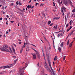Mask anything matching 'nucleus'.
<instances>
[{"label": "nucleus", "mask_w": 75, "mask_h": 75, "mask_svg": "<svg viewBox=\"0 0 75 75\" xmlns=\"http://www.w3.org/2000/svg\"><path fill=\"white\" fill-rule=\"evenodd\" d=\"M53 24H53V23H51V24L50 25V26H52V25H53Z\"/></svg>", "instance_id": "45"}, {"label": "nucleus", "mask_w": 75, "mask_h": 75, "mask_svg": "<svg viewBox=\"0 0 75 75\" xmlns=\"http://www.w3.org/2000/svg\"><path fill=\"white\" fill-rule=\"evenodd\" d=\"M8 21H7L6 22V25H8Z\"/></svg>", "instance_id": "42"}, {"label": "nucleus", "mask_w": 75, "mask_h": 75, "mask_svg": "<svg viewBox=\"0 0 75 75\" xmlns=\"http://www.w3.org/2000/svg\"><path fill=\"white\" fill-rule=\"evenodd\" d=\"M64 32H61L60 35V37H62L63 36V35H64Z\"/></svg>", "instance_id": "11"}, {"label": "nucleus", "mask_w": 75, "mask_h": 75, "mask_svg": "<svg viewBox=\"0 0 75 75\" xmlns=\"http://www.w3.org/2000/svg\"><path fill=\"white\" fill-rule=\"evenodd\" d=\"M59 32H60V31L55 32V34H56V33L58 34V33H59Z\"/></svg>", "instance_id": "43"}, {"label": "nucleus", "mask_w": 75, "mask_h": 75, "mask_svg": "<svg viewBox=\"0 0 75 75\" xmlns=\"http://www.w3.org/2000/svg\"><path fill=\"white\" fill-rule=\"evenodd\" d=\"M61 50V47H59V48H58L59 51V52H60Z\"/></svg>", "instance_id": "21"}, {"label": "nucleus", "mask_w": 75, "mask_h": 75, "mask_svg": "<svg viewBox=\"0 0 75 75\" xmlns=\"http://www.w3.org/2000/svg\"><path fill=\"white\" fill-rule=\"evenodd\" d=\"M44 38L45 40H47V39H46V38L45 37H44Z\"/></svg>", "instance_id": "52"}, {"label": "nucleus", "mask_w": 75, "mask_h": 75, "mask_svg": "<svg viewBox=\"0 0 75 75\" xmlns=\"http://www.w3.org/2000/svg\"><path fill=\"white\" fill-rule=\"evenodd\" d=\"M53 47H55V46L54 45V40L53 39Z\"/></svg>", "instance_id": "22"}, {"label": "nucleus", "mask_w": 75, "mask_h": 75, "mask_svg": "<svg viewBox=\"0 0 75 75\" xmlns=\"http://www.w3.org/2000/svg\"><path fill=\"white\" fill-rule=\"evenodd\" d=\"M69 26V24L68 23L66 25V27L67 28V27H68Z\"/></svg>", "instance_id": "33"}, {"label": "nucleus", "mask_w": 75, "mask_h": 75, "mask_svg": "<svg viewBox=\"0 0 75 75\" xmlns=\"http://www.w3.org/2000/svg\"><path fill=\"white\" fill-rule=\"evenodd\" d=\"M57 56H55L54 58V61H55L57 59Z\"/></svg>", "instance_id": "27"}, {"label": "nucleus", "mask_w": 75, "mask_h": 75, "mask_svg": "<svg viewBox=\"0 0 75 75\" xmlns=\"http://www.w3.org/2000/svg\"><path fill=\"white\" fill-rule=\"evenodd\" d=\"M43 16H44L45 17H46V16H45V14H43Z\"/></svg>", "instance_id": "59"}, {"label": "nucleus", "mask_w": 75, "mask_h": 75, "mask_svg": "<svg viewBox=\"0 0 75 75\" xmlns=\"http://www.w3.org/2000/svg\"><path fill=\"white\" fill-rule=\"evenodd\" d=\"M13 46H14V47H17V46L16 45H15V44H14V43L13 44Z\"/></svg>", "instance_id": "32"}, {"label": "nucleus", "mask_w": 75, "mask_h": 75, "mask_svg": "<svg viewBox=\"0 0 75 75\" xmlns=\"http://www.w3.org/2000/svg\"><path fill=\"white\" fill-rule=\"evenodd\" d=\"M61 12H62V13L63 14V16H64V11H63V10H62L61 11Z\"/></svg>", "instance_id": "31"}, {"label": "nucleus", "mask_w": 75, "mask_h": 75, "mask_svg": "<svg viewBox=\"0 0 75 75\" xmlns=\"http://www.w3.org/2000/svg\"><path fill=\"white\" fill-rule=\"evenodd\" d=\"M2 13L3 14H5V12H4L3 11Z\"/></svg>", "instance_id": "47"}, {"label": "nucleus", "mask_w": 75, "mask_h": 75, "mask_svg": "<svg viewBox=\"0 0 75 75\" xmlns=\"http://www.w3.org/2000/svg\"><path fill=\"white\" fill-rule=\"evenodd\" d=\"M14 21H11V23H14Z\"/></svg>", "instance_id": "50"}, {"label": "nucleus", "mask_w": 75, "mask_h": 75, "mask_svg": "<svg viewBox=\"0 0 75 75\" xmlns=\"http://www.w3.org/2000/svg\"><path fill=\"white\" fill-rule=\"evenodd\" d=\"M12 50L13 51L14 53H16V52H15V50L14 49V47L12 48Z\"/></svg>", "instance_id": "20"}, {"label": "nucleus", "mask_w": 75, "mask_h": 75, "mask_svg": "<svg viewBox=\"0 0 75 75\" xmlns=\"http://www.w3.org/2000/svg\"><path fill=\"white\" fill-rule=\"evenodd\" d=\"M0 49L2 51H6V48L5 47H3L0 48Z\"/></svg>", "instance_id": "5"}, {"label": "nucleus", "mask_w": 75, "mask_h": 75, "mask_svg": "<svg viewBox=\"0 0 75 75\" xmlns=\"http://www.w3.org/2000/svg\"><path fill=\"white\" fill-rule=\"evenodd\" d=\"M60 17H55L53 19V20H59L60 18Z\"/></svg>", "instance_id": "9"}, {"label": "nucleus", "mask_w": 75, "mask_h": 75, "mask_svg": "<svg viewBox=\"0 0 75 75\" xmlns=\"http://www.w3.org/2000/svg\"><path fill=\"white\" fill-rule=\"evenodd\" d=\"M48 47H45V50L46 51V52H47V51H48V50H49V49H48Z\"/></svg>", "instance_id": "15"}, {"label": "nucleus", "mask_w": 75, "mask_h": 75, "mask_svg": "<svg viewBox=\"0 0 75 75\" xmlns=\"http://www.w3.org/2000/svg\"><path fill=\"white\" fill-rule=\"evenodd\" d=\"M31 45H33V46H34V47H36V46L35 45H33V44H30Z\"/></svg>", "instance_id": "44"}, {"label": "nucleus", "mask_w": 75, "mask_h": 75, "mask_svg": "<svg viewBox=\"0 0 75 75\" xmlns=\"http://www.w3.org/2000/svg\"><path fill=\"white\" fill-rule=\"evenodd\" d=\"M37 67H39V63H38V64H37Z\"/></svg>", "instance_id": "35"}, {"label": "nucleus", "mask_w": 75, "mask_h": 75, "mask_svg": "<svg viewBox=\"0 0 75 75\" xmlns=\"http://www.w3.org/2000/svg\"><path fill=\"white\" fill-rule=\"evenodd\" d=\"M64 4H65L66 6H67V4H68V1H65L64 2Z\"/></svg>", "instance_id": "23"}, {"label": "nucleus", "mask_w": 75, "mask_h": 75, "mask_svg": "<svg viewBox=\"0 0 75 75\" xmlns=\"http://www.w3.org/2000/svg\"><path fill=\"white\" fill-rule=\"evenodd\" d=\"M37 5H38V3H36V4H35V6H37Z\"/></svg>", "instance_id": "54"}, {"label": "nucleus", "mask_w": 75, "mask_h": 75, "mask_svg": "<svg viewBox=\"0 0 75 75\" xmlns=\"http://www.w3.org/2000/svg\"><path fill=\"white\" fill-rule=\"evenodd\" d=\"M1 69L3 68V67H0V69H1Z\"/></svg>", "instance_id": "58"}, {"label": "nucleus", "mask_w": 75, "mask_h": 75, "mask_svg": "<svg viewBox=\"0 0 75 75\" xmlns=\"http://www.w3.org/2000/svg\"><path fill=\"white\" fill-rule=\"evenodd\" d=\"M33 50H34V51H35L36 53L37 56L38 58H39V59H40V58H41V56H40V55L39 54V52H38V51H37V50L34 49H33Z\"/></svg>", "instance_id": "3"}, {"label": "nucleus", "mask_w": 75, "mask_h": 75, "mask_svg": "<svg viewBox=\"0 0 75 75\" xmlns=\"http://www.w3.org/2000/svg\"><path fill=\"white\" fill-rule=\"evenodd\" d=\"M51 21H48V25H49V24H51Z\"/></svg>", "instance_id": "28"}, {"label": "nucleus", "mask_w": 75, "mask_h": 75, "mask_svg": "<svg viewBox=\"0 0 75 75\" xmlns=\"http://www.w3.org/2000/svg\"><path fill=\"white\" fill-rule=\"evenodd\" d=\"M1 36H2V35H0V37H1Z\"/></svg>", "instance_id": "63"}, {"label": "nucleus", "mask_w": 75, "mask_h": 75, "mask_svg": "<svg viewBox=\"0 0 75 75\" xmlns=\"http://www.w3.org/2000/svg\"><path fill=\"white\" fill-rule=\"evenodd\" d=\"M62 10H63V11L65 10H66V8L65 7H63L62 8Z\"/></svg>", "instance_id": "16"}, {"label": "nucleus", "mask_w": 75, "mask_h": 75, "mask_svg": "<svg viewBox=\"0 0 75 75\" xmlns=\"http://www.w3.org/2000/svg\"><path fill=\"white\" fill-rule=\"evenodd\" d=\"M32 55H33V59H35L37 57H36V54H32Z\"/></svg>", "instance_id": "6"}, {"label": "nucleus", "mask_w": 75, "mask_h": 75, "mask_svg": "<svg viewBox=\"0 0 75 75\" xmlns=\"http://www.w3.org/2000/svg\"><path fill=\"white\" fill-rule=\"evenodd\" d=\"M19 44H21V42H19Z\"/></svg>", "instance_id": "53"}, {"label": "nucleus", "mask_w": 75, "mask_h": 75, "mask_svg": "<svg viewBox=\"0 0 75 75\" xmlns=\"http://www.w3.org/2000/svg\"><path fill=\"white\" fill-rule=\"evenodd\" d=\"M55 6V4H54V5H53V6Z\"/></svg>", "instance_id": "64"}, {"label": "nucleus", "mask_w": 75, "mask_h": 75, "mask_svg": "<svg viewBox=\"0 0 75 75\" xmlns=\"http://www.w3.org/2000/svg\"><path fill=\"white\" fill-rule=\"evenodd\" d=\"M42 53L43 54V57H45V54H44V51L42 50Z\"/></svg>", "instance_id": "14"}, {"label": "nucleus", "mask_w": 75, "mask_h": 75, "mask_svg": "<svg viewBox=\"0 0 75 75\" xmlns=\"http://www.w3.org/2000/svg\"><path fill=\"white\" fill-rule=\"evenodd\" d=\"M72 11L73 13H75V9H73L72 10Z\"/></svg>", "instance_id": "39"}, {"label": "nucleus", "mask_w": 75, "mask_h": 75, "mask_svg": "<svg viewBox=\"0 0 75 75\" xmlns=\"http://www.w3.org/2000/svg\"><path fill=\"white\" fill-rule=\"evenodd\" d=\"M61 32H64V30H63V29H62H62L61 31Z\"/></svg>", "instance_id": "49"}, {"label": "nucleus", "mask_w": 75, "mask_h": 75, "mask_svg": "<svg viewBox=\"0 0 75 75\" xmlns=\"http://www.w3.org/2000/svg\"><path fill=\"white\" fill-rule=\"evenodd\" d=\"M65 24H66V23H67V17L66 16H65Z\"/></svg>", "instance_id": "29"}, {"label": "nucleus", "mask_w": 75, "mask_h": 75, "mask_svg": "<svg viewBox=\"0 0 75 75\" xmlns=\"http://www.w3.org/2000/svg\"><path fill=\"white\" fill-rule=\"evenodd\" d=\"M63 60H65V56L63 58Z\"/></svg>", "instance_id": "46"}, {"label": "nucleus", "mask_w": 75, "mask_h": 75, "mask_svg": "<svg viewBox=\"0 0 75 75\" xmlns=\"http://www.w3.org/2000/svg\"><path fill=\"white\" fill-rule=\"evenodd\" d=\"M29 8H31L32 9H33V8H34V6H31V5H30Z\"/></svg>", "instance_id": "13"}, {"label": "nucleus", "mask_w": 75, "mask_h": 75, "mask_svg": "<svg viewBox=\"0 0 75 75\" xmlns=\"http://www.w3.org/2000/svg\"><path fill=\"white\" fill-rule=\"evenodd\" d=\"M31 0H30L28 2L29 3H31Z\"/></svg>", "instance_id": "48"}, {"label": "nucleus", "mask_w": 75, "mask_h": 75, "mask_svg": "<svg viewBox=\"0 0 75 75\" xmlns=\"http://www.w3.org/2000/svg\"><path fill=\"white\" fill-rule=\"evenodd\" d=\"M48 64L49 67H50V68L52 71V72L53 73V75H54V69H52V67H51V62L50 61H48Z\"/></svg>", "instance_id": "2"}, {"label": "nucleus", "mask_w": 75, "mask_h": 75, "mask_svg": "<svg viewBox=\"0 0 75 75\" xmlns=\"http://www.w3.org/2000/svg\"><path fill=\"white\" fill-rule=\"evenodd\" d=\"M72 46V44L71 43L69 45V46L70 47H71Z\"/></svg>", "instance_id": "36"}, {"label": "nucleus", "mask_w": 75, "mask_h": 75, "mask_svg": "<svg viewBox=\"0 0 75 75\" xmlns=\"http://www.w3.org/2000/svg\"><path fill=\"white\" fill-rule=\"evenodd\" d=\"M2 67H3V68H4V69H6V68H10V67L8 66H6Z\"/></svg>", "instance_id": "7"}, {"label": "nucleus", "mask_w": 75, "mask_h": 75, "mask_svg": "<svg viewBox=\"0 0 75 75\" xmlns=\"http://www.w3.org/2000/svg\"><path fill=\"white\" fill-rule=\"evenodd\" d=\"M24 45H26V44L25 43V42H24Z\"/></svg>", "instance_id": "60"}, {"label": "nucleus", "mask_w": 75, "mask_h": 75, "mask_svg": "<svg viewBox=\"0 0 75 75\" xmlns=\"http://www.w3.org/2000/svg\"><path fill=\"white\" fill-rule=\"evenodd\" d=\"M6 17H8H8H9V16H8V15H6Z\"/></svg>", "instance_id": "57"}, {"label": "nucleus", "mask_w": 75, "mask_h": 75, "mask_svg": "<svg viewBox=\"0 0 75 75\" xmlns=\"http://www.w3.org/2000/svg\"><path fill=\"white\" fill-rule=\"evenodd\" d=\"M28 8H29V5H28L27 6Z\"/></svg>", "instance_id": "56"}, {"label": "nucleus", "mask_w": 75, "mask_h": 75, "mask_svg": "<svg viewBox=\"0 0 75 75\" xmlns=\"http://www.w3.org/2000/svg\"><path fill=\"white\" fill-rule=\"evenodd\" d=\"M6 34H8V31H6Z\"/></svg>", "instance_id": "61"}, {"label": "nucleus", "mask_w": 75, "mask_h": 75, "mask_svg": "<svg viewBox=\"0 0 75 75\" xmlns=\"http://www.w3.org/2000/svg\"><path fill=\"white\" fill-rule=\"evenodd\" d=\"M16 62H17V60H15L14 62L13 63L14 65H15V64H16Z\"/></svg>", "instance_id": "25"}, {"label": "nucleus", "mask_w": 75, "mask_h": 75, "mask_svg": "<svg viewBox=\"0 0 75 75\" xmlns=\"http://www.w3.org/2000/svg\"><path fill=\"white\" fill-rule=\"evenodd\" d=\"M45 67L46 69H47V71H49V73L51 75H52V71L51 70V69L48 67V65H47V62H45Z\"/></svg>", "instance_id": "1"}, {"label": "nucleus", "mask_w": 75, "mask_h": 75, "mask_svg": "<svg viewBox=\"0 0 75 75\" xmlns=\"http://www.w3.org/2000/svg\"><path fill=\"white\" fill-rule=\"evenodd\" d=\"M57 36H58V37H59V34H58Z\"/></svg>", "instance_id": "55"}, {"label": "nucleus", "mask_w": 75, "mask_h": 75, "mask_svg": "<svg viewBox=\"0 0 75 75\" xmlns=\"http://www.w3.org/2000/svg\"><path fill=\"white\" fill-rule=\"evenodd\" d=\"M14 5V4L13 3H12L11 4V6H13Z\"/></svg>", "instance_id": "40"}, {"label": "nucleus", "mask_w": 75, "mask_h": 75, "mask_svg": "<svg viewBox=\"0 0 75 75\" xmlns=\"http://www.w3.org/2000/svg\"><path fill=\"white\" fill-rule=\"evenodd\" d=\"M69 44V40H68V42H67V45H68Z\"/></svg>", "instance_id": "26"}, {"label": "nucleus", "mask_w": 75, "mask_h": 75, "mask_svg": "<svg viewBox=\"0 0 75 75\" xmlns=\"http://www.w3.org/2000/svg\"><path fill=\"white\" fill-rule=\"evenodd\" d=\"M19 4H20V5H22V4L20 2H19Z\"/></svg>", "instance_id": "51"}, {"label": "nucleus", "mask_w": 75, "mask_h": 75, "mask_svg": "<svg viewBox=\"0 0 75 75\" xmlns=\"http://www.w3.org/2000/svg\"><path fill=\"white\" fill-rule=\"evenodd\" d=\"M72 28V26H70V27L67 30V32H68Z\"/></svg>", "instance_id": "10"}, {"label": "nucleus", "mask_w": 75, "mask_h": 75, "mask_svg": "<svg viewBox=\"0 0 75 75\" xmlns=\"http://www.w3.org/2000/svg\"><path fill=\"white\" fill-rule=\"evenodd\" d=\"M69 3L70 4H71V6H72L73 4L72 3V2H71V1H70L69 2Z\"/></svg>", "instance_id": "24"}, {"label": "nucleus", "mask_w": 75, "mask_h": 75, "mask_svg": "<svg viewBox=\"0 0 75 75\" xmlns=\"http://www.w3.org/2000/svg\"><path fill=\"white\" fill-rule=\"evenodd\" d=\"M14 65V63H13V64H9V65L10 66L9 67H13V65Z\"/></svg>", "instance_id": "19"}, {"label": "nucleus", "mask_w": 75, "mask_h": 75, "mask_svg": "<svg viewBox=\"0 0 75 75\" xmlns=\"http://www.w3.org/2000/svg\"><path fill=\"white\" fill-rule=\"evenodd\" d=\"M21 51H22V50H21L20 51V53H21V52H22Z\"/></svg>", "instance_id": "62"}, {"label": "nucleus", "mask_w": 75, "mask_h": 75, "mask_svg": "<svg viewBox=\"0 0 75 75\" xmlns=\"http://www.w3.org/2000/svg\"><path fill=\"white\" fill-rule=\"evenodd\" d=\"M19 4V3H18V1H17L16 3V4H17V5H18V4Z\"/></svg>", "instance_id": "30"}, {"label": "nucleus", "mask_w": 75, "mask_h": 75, "mask_svg": "<svg viewBox=\"0 0 75 75\" xmlns=\"http://www.w3.org/2000/svg\"><path fill=\"white\" fill-rule=\"evenodd\" d=\"M9 49L10 50V51H11V52H12V50H11V48H10V47H9Z\"/></svg>", "instance_id": "37"}, {"label": "nucleus", "mask_w": 75, "mask_h": 75, "mask_svg": "<svg viewBox=\"0 0 75 75\" xmlns=\"http://www.w3.org/2000/svg\"><path fill=\"white\" fill-rule=\"evenodd\" d=\"M20 71L21 72L20 73V75H24V73L23 72H24V71L23 70V69H20Z\"/></svg>", "instance_id": "4"}, {"label": "nucleus", "mask_w": 75, "mask_h": 75, "mask_svg": "<svg viewBox=\"0 0 75 75\" xmlns=\"http://www.w3.org/2000/svg\"><path fill=\"white\" fill-rule=\"evenodd\" d=\"M58 28V25H56L55 26H54L53 28L55 29V30H57Z\"/></svg>", "instance_id": "8"}, {"label": "nucleus", "mask_w": 75, "mask_h": 75, "mask_svg": "<svg viewBox=\"0 0 75 75\" xmlns=\"http://www.w3.org/2000/svg\"><path fill=\"white\" fill-rule=\"evenodd\" d=\"M71 23H72V20L70 21L69 22V24H70V25H71Z\"/></svg>", "instance_id": "41"}, {"label": "nucleus", "mask_w": 75, "mask_h": 75, "mask_svg": "<svg viewBox=\"0 0 75 75\" xmlns=\"http://www.w3.org/2000/svg\"><path fill=\"white\" fill-rule=\"evenodd\" d=\"M27 50H28V51H30V50L29 49V47H28L26 49Z\"/></svg>", "instance_id": "34"}, {"label": "nucleus", "mask_w": 75, "mask_h": 75, "mask_svg": "<svg viewBox=\"0 0 75 75\" xmlns=\"http://www.w3.org/2000/svg\"><path fill=\"white\" fill-rule=\"evenodd\" d=\"M8 47V46L7 45H3V47Z\"/></svg>", "instance_id": "12"}, {"label": "nucleus", "mask_w": 75, "mask_h": 75, "mask_svg": "<svg viewBox=\"0 0 75 75\" xmlns=\"http://www.w3.org/2000/svg\"><path fill=\"white\" fill-rule=\"evenodd\" d=\"M63 44H64V43L63 42H62L61 44L60 45V46L61 47H63Z\"/></svg>", "instance_id": "18"}, {"label": "nucleus", "mask_w": 75, "mask_h": 75, "mask_svg": "<svg viewBox=\"0 0 75 75\" xmlns=\"http://www.w3.org/2000/svg\"><path fill=\"white\" fill-rule=\"evenodd\" d=\"M74 32L72 31L69 34V35H71L73 34Z\"/></svg>", "instance_id": "17"}, {"label": "nucleus", "mask_w": 75, "mask_h": 75, "mask_svg": "<svg viewBox=\"0 0 75 75\" xmlns=\"http://www.w3.org/2000/svg\"><path fill=\"white\" fill-rule=\"evenodd\" d=\"M9 49L10 50V51H11V52H12V50H11V48H10V47H9Z\"/></svg>", "instance_id": "38"}]
</instances>
